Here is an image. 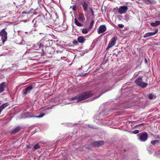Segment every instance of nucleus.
<instances>
[{
  "label": "nucleus",
  "instance_id": "1",
  "mask_svg": "<svg viewBox=\"0 0 160 160\" xmlns=\"http://www.w3.org/2000/svg\"><path fill=\"white\" fill-rule=\"evenodd\" d=\"M93 94L91 91L87 92L74 97L72 98V100H77V102H78L92 96Z\"/></svg>",
  "mask_w": 160,
  "mask_h": 160
},
{
  "label": "nucleus",
  "instance_id": "2",
  "mask_svg": "<svg viewBox=\"0 0 160 160\" xmlns=\"http://www.w3.org/2000/svg\"><path fill=\"white\" fill-rule=\"evenodd\" d=\"M36 114L33 112H26L24 113V116L21 118V119H24L26 118H31L32 117L40 118L43 117L45 114L43 113H41L40 115L38 116L34 115Z\"/></svg>",
  "mask_w": 160,
  "mask_h": 160
},
{
  "label": "nucleus",
  "instance_id": "3",
  "mask_svg": "<svg viewBox=\"0 0 160 160\" xmlns=\"http://www.w3.org/2000/svg\"><path fill=\"white\" fill-rule=\"evenodd\" d=\"M137 136L139 140L141 142H144L147 140L148 135L147 133L143 132L139 133Z\"/></svg>",
  "mask_w": 160,
  "mask_h": 160
},
{
  "label": "nucleus",
  "instance_id": "4",
  "mask_svg": "<svg viewBox=\"0 0 160 160\" xmlns=\"http://www.w3.org/2000/svg\"><path fill=\"white\" fill-rule=\"evenodd\" d=\"M142 77H140L139 78L136 80L135 82L139 87L142 88H144L146 87L148 85V83L144 82L142 81Z\"/></svg>",
  "mask_w": 160,
  "mask_h": 160
},
{
  "label": "nucleus",
  "instance_id": "5",
  "mask_svg": "<svg viewBox=\"0 0 160 160\" xmlns=\"http://www.w3.org/2000/svg\"><path fill=\"white\" fill-rule=\"evenodd\" d=\"M7 33L4 29H2L0 32V36L1 37L3 43H4L7 38Z\"/></svg>",
  "mask_w": 160,
  "mask_h": 160
},
{
  "label": "nucleus",
  "instance_id": "6",
  "mask_svg": "<svg viewBox=\"0 0 160 160\" xmlns=\"http://www.w3.org/2000/svg\"><path fill=\"white\" fill-rule=\"evenodd\" d=\"M117 39V37L116 36L113 37L109 42L108 46L107 48V49H109L115 45Z\"/></svg>",
  "mask_w": 160,
  "mask_h": 160
},
{
  "label": "nucleus",
  "instance_id": "7",
  "mask_svg": "<svg viewBox=\"0 0 160 160\" xmlns=\"http://www.w3.org/2000/svg\"><path fill=\"white\" fill-rule=\"evenodd\" d=\"M44 46V45L42 44L41 42H39L37 43L36 45L35 44L33 45V49L38 50L39 51H41L42 52H43V51L42 48Z\"/></svg>",
  "mask_w": 160,
  "mask_h": 160
},
{
  "label": "nucleus",
  "instance_id": "8",
  "mask_svg": "<svg viewBox=\"0 0 160 160\" xmlns=\"http://www.w3.org/2000/svg\"><path fill=\"white\" fill-rule=\"evenodd\" d=\"M106 30L107 28L105 25H101L98 28V32L99 34L102 33L104 32Z\"/></svg>",
  "mask_w": 160,
  "mask_h": 160
},
{
  "label": "nucleus",
  "instance_id": "9",
  "mask_svg": "<svg viewBox=\"0 0 160 160\" xmlns=\"http://www.w3.org/2000/svg\"><path fill=\"white\" fill-rule=\"evenodd\" d=\"M128 9V8L125 6L120 7L118 9V12L120 14L126 13Z\"/></svg>",
  "mask_w": 160,
  "mask_h": 160
},
{
  "label": "nucleus",
  "instance_id": "10",
  "mask_svg": "<svg viewBox=\"0 0 160 160\" xmlns=\"http://www.w3.org/2000/svg\"><path fill=\"white\" fill-rule=\"evenodd\" d=\"M32 88L33 87L32 86H30L29 87L26 88L25 89L23 90V94L24 95H26L29 93Z\"/></svg>",
  "mask_w": 160,
  "mask_h": 160
},
{
  "label": "nucleus",
  "instance_id": "11",
  "mask_svg": "<svg viewBox=\"0 0 160 160\" xmlns=\"http://www.w3.org/2000/svg\"><path fill=\"white\" fill-rule=\"evenodd\" d=\"M158 30L156 29L154 32L147 33L144 35L143 38H145L154 35L158 32Z\"/></svg>",
  "mask_w": 160,
  "mask_h": 160
},
{
  "label": "nucleus",
  "instance_id": "12",
  "mask_svg": "<svg viewBox=\"0 0 160 160\" xmlns=\"http://www.w3.org/2000/svg\"><path fill=\"white\" fill-rule=\"evenodd\" d=\"M82 5L83 6L84 11L87 12L88 3L86 2H84L82 3Z\"/></svg>",
  "mask_w": 160,
  "mask_h": 160
},
{
  "label": "nucleus",
  "instance_id": "13",
  "mask_svg": "<svg viewBox=\"0 0 160 160\" xmlns=\"http://www.w3.org/2000/svg\"><path fill=\"white\" fill-rule=\"evenodd\" d=\"M78 20L82 22H84L85 20V18L84 17V14L82 12L79 13L78 16Z\"/></svg>",
  "mask_w": 160,
  "mask_h": 160
},
{
  "label": "nucleus",
  "instance_id": "14",
  "mask_svg": "<svg viewBox=\"0 0 160 160\" xmlns=\"http://www.w3.org/2000/svg\"><path fill=\"white\" fill-rule=\"evenodd\" d=\"M5 83L3 82L0 85V93L4 91L5 88Z\"/></svg>",
  "mask_w": 160,
  "mask_h": 160
},
{
  "label": "nucleus",
  "instance_id": "15",
  "mask_svg": "<svg viewBox=\"0 0 160 160\" xmlns=\"http://www.w3.org/2000/svg\"><path fill=\"white\" fill-rule=\"evenodd\" d=\"M104 144V142L102 141H100L96 142H94V145L97 147H99Z\"/></svg>",
  "mask_w": 160,
  "mask_h": 160
},
{
  "label": "nucleus",
  "instance_id": "16",
  "mask_svg": "<svg viewBox=\"0 0 160 160\" xmlns=\"http://www.w3.org/2000/svg\"><path fill=\"white\" fill-rule=\"evenodd\" d=\"M77 40L79 42L82 43L84 42L85 40V39L82 36H80L78 37Z\"/></svg>",
  "mask_w": 160,
  "mask_h": 160
},
{
  "label": "nucleus",
  "instance_id": "17",
  "mask_svg": "<svg viewBox=\"0 0 160 160\" xmlns=\"http://www.w3.org/2000/svg\"><path fill=\"white\" fill-rule=\"evenodd\" d=\"M160 24V21H156L155 22H151V25L153 27H156L158 25Z\"/></svg>",
  "mask_w": 160,
  "mask_h": 160
},
{
  "label": "nucleus",
  "instance_id": "18",
  "mask_svg": "<svg viewBox=\"0 0 160 160\" xmlns=\"http://www.w3.org/2000/svg\"><path fill=\"white\" fill-rule=\"evenodd\" d=\"M9 105L8 102L3 104L0 107V109L2 111L5 108L7 107Z\"/></svg>",
  "mask_w": 160,
  "mask_h": 160
},
{
  "label": "nucleus",
  "instance_id": "19",
  "mask_svg": "<svg viewBox=\"0 0 160 160\" xmlns=\"http://www.w3.org/2000/svg\"><path fill=\"white\" fill-rule=\"evenodd\" d=\"M20 130V128L19 126L17 127L14 130L11 132L12 134H15L18 132Z\"/></svg>",
  "mask_w": 160,
  "mask_h": 160
},
{
  "label": "nucleus",
  "instance_id": "20",
  "mask_svg": "<svg viewBox=\"0 0 160 160\" xmlns=\"http://www.w3.org/2000/svg\"><path fill=\"white\" fill-rule=\"evenodd\" d=\"M75 21V24L79 27H82V24L79 23L77 20V19H75L74 20Z\"/></svg>",
  "mask_w": 160,
  "mask_h": 160
},
{
  "label": "nucleus",
  "instance_id": "21",
  "mask_svg": "<svg viewBox=\"0 0 160 160\" xmlns=\"http://www.w3.org/2000/svg\"><path fill=\"white\" fill-rule=\"evenodd\" d=\"M151 143L154 145H156L159 143V140L152 141H151Z\"/></svg>",
  "mask_w": 160,
  "mask_h": 160
},
{
  "label": "nucleus",
  "instance_id": "22",
  "mask_svg": "<svg viewBox=\"0 0 160 160\" xmlns=\"http://www.w3.org/2000/svg\"><path fill=\"white\" fill-rule=\"evenodd\" d=\"M40 148V147L38 143L36 144L34 146L33 148L34 150H36Z\"/></svg>",
  "mask_w": 160,
  "mask_h": 160
},
{
  "label": "nucleus",
  "instance_id": "23",
  "mask_svg": "<svg viewBox=\"0 0 160 160\" xmlns=\"http://www.w3.org/2000/svg\"><path fill=\"white\" fill-rule=\"evenodd\" d=\"M124 19L127 21H128L129 20V17L128 15H126L124 18Z\"/></svg>",
  "mask_w": 160,
  "mask_h": 160
},
{
  "label": "nucleus",
  "instance_id": "24",
  "mask_svg": "<svg viewBox=\"0 0 160 160\" xmlns=\"http://www.w3.org/2000/svg\"><path fill=\"white\" fill-rule=\"evenodd\" d=\"M94 23V22L93 20H92L90 23V25L89 27V29H91L92 28V26L93 25Z\"/></svg>",
  "mask_w": 160,
  "mask_h": 160
},
{
  "label": "nucleus",
  "instance_id": "25",
  "mask_svg": "<svg viewBox=\"0 0 160 160\" xmlns=\"http://www.w3.org/2000/svg\"><path fill=\"white\" fill-rule=\"evenodd\" d=\"M82 33L84 34H86L88 32L87 29H83L82 31Z\"/></svg>",
  "mask_w": 160,
  "mask_h": 160
},
{
  "label": "nucleus",
  "instance_id": "26",
  "mask_svg": "<svg viewBox=\"0 0 160 160\" xmlns=\"http://www.w3.org/2000/svg\"><path fill=\"white\" fill-rule=\"evenodd\" d=\"M140 72H136L134 75L133 77L134 78H136L137 76H138V75L139 74Z\"/></svg>",
  "mask_w": 160,
  "mask_h": 160
},
{
  "label": "nucleus",
  "instance_id": "27",
  "mask_svg": "<svg viewBox=\"0 0 160 160\" xmlns=\"http://www.w3.org/2000/svg\"><path fill=\"white\" fill-rule=\"evenodd\" d=\"M154 96V95H152V94H150L148 96V98L150 99H152Z\"/></svg>",
  "mask_w": 160,
  "mask_h": 160
},
{
  "label": "nucleus",
  "instance_id": "28",
  "mask_svg": "<svg viewBox=\"0 0 160 160\" xmlns=\"http://www.w3.org/2000/svg\"><path fill=\"white\" fill-rule=\"evenodd\" d=\"M118 26L120 28H122L124 27V25L121 24H118Z\"/></svg>",
  "mask_w": 160,
  "mask_h": 160
},
{
  "label": "nucleus",
  "instance_id": "29",
  "mask_svg": "<svg viewBox=\"0 0 160 160\" xmlns=\"http://www.w3.org/2000/svg\"><path fill=\"white\" fill-rule=\"evenodd\" d=\"M90 10H91V12L92 13V17H93L94 15V11H93V10H92V8H90Z\"/></svg>",
  "mask_w": 160,
  "mask_h": 160
},
{
  "label": "nucleus",
  "instance_id": "30",
  "mask_svg": "<svg viewBox=\"0 0 160 160\" xmlns=\"http://www.w3.org/2000/svg\"><path fill=\"white\" fill-rule=\"evenodd\" d=\"M139 132V131L138 130H135V131H134L133 132V133H134V134H137Z\"/></svg>",
  "mask_w": 160,
  "mask_h": 160
},
{
  "label": "nucleus",
  "instance_id": "31",
  "mask_svg": "<svg viewBox=\"0 0 160 160\" xmlns=\"http://www.w3.org/2000/svg\"><path fill=\"white\" fill-rule=\"evenodd\" d=\"M88 52V50H86L85 51H83L82 53H83V54H84L85 53Z\"/></svg>",
  "mask_w": 160,
  "mask_h": 160
},
{
  "label": "nucleus",
  "instance_id": "32",
  "mask_svg": "<svg viewBox=\"0 0 160 160\" xmlns=\"http://www.w3.org/2000/svg\"><path fill=\"white\" fill-rule=\"evenodd\" d=\"M88 52V50H86L85 51H83L82 53H83V54H84L85 53Z\"/></svg>",
  "mask_w": 160,
  "mask_h": 160
},
{
  "label": "nucleus",
  "instance_id": "33",
  "mask_svg": "<svg viewBox=\"0 0 160 160\" xmlns=\"http://www.w3.org/2000/svg\"><path fill=\"white\" fill-rule=\"evenodd\" d=\"M101 95V94H100L99 96H98V97H94V99H92L90 101H92V100H93L96 99V98H98Z\"/></svg>",
  "mask_w": 160,
  "mask_h": 160
},
{
  "label": "nucleus",
  "instance_id": "34",
  "mask_svg": "<svg viewBox=\"0 0 160 160\" xmlns=\"http://www.w3.org/2000/svg\"><path fill=\"white\" fill-rule=\"evenodd\" d=\"M73 44L75 45L77 44L78 43V42L77 41H73Z\"/></svg>",
  "mask_w": 160,
  "mask_h": 160
},
{
  "label": "nucleus",
  "instance_id": "35",
  "mask_svg": "<svg viewBox=\"0 0 160 160\" xmlns=\"http://www.w3.org/2000/svg\"><path fill=\"white\" fill-rule=\"evenodd\" d=\"M148 1L149 2H151V3L153 1V0H148Z\"/></svg>",
  "mask_w": 160,
  "mask_h": 160
},
{
  "label": "nucleus",
  "instance_id": "36",
  "mask_svg": "<svg viewBox=\"0 0 160 160\" xmlns=\"http://www.w3.org/2000/svg\"><path fill=\"white\" fill-rule=\"evenodd\" d=\"M2 112V111L0 109V114H1Z\"/></svg>",
  "mask_w": 160,
  "mask_h": 160
},
{
  "label": "nucleus",
  "instance_id": "37",
  "mask_svg": "<svg viewBox=\"0 0 160 160\" xmlns=\"http://www.w3.org/2000/svg\"><path fill=\"white\" fill-rule=\"evenodd\" d=\"M157 138H159V139H160V138L159 137V136H158V137H157Z\"/></svg>",
  "mask_w": 160,
  "mask_h": 160
},
{
  "label": "nucleus",
  "instance_id": "38",
  "mask_svg": "<svg viewBox=\"0 0 160 160\" xmlns=\"http://www.w3.org/2000/svg\"><path fill=\"white\" fill-rule=\"evenodd\" d=\"M142 124H139L138 125V126H140V125H141Z\"/></svg>",
  "mask_w": 160,
  "mask_h": 160
},
{
  "label": "nucleus",
  "instance_id": "39",
  "mask_svg": "<svg viewBox=\"0 0 160 160\" xmlns=\"http://www.w3.org/2000/svg\"><path fill=\"white\" fill-rule=\"evenodd\" d=\"M25 33H28V32H25Z\"/></svg>",
  "mask_w": 160,
  "mask_h": 160
},
{
  "label": "nucleus",
  "instance_id": "40",
  "mask_svg": "<svg viewBox=\"0 0 160 160\" xmlns=\"http://www.w3.org/2000/svg\"><path fill=\"white\" fill-rule=\"evenodd\" d=\"M74 7H73V9H75Z\"/></svg>",
  "mask_w": 160,
  "mask_h": 160
},
{
  "label": "nucleus",
  "instance_id": "41",
  "mask_svg": "<svg viewBox=\"0 0 160 160\" xmlns=\"http://www.w3.org/2000/svg\"><path fill=\"white\" fill-rule=\"evenodd\" d=\"M74 7H73V9H75Z\"/></svg>",
  "mask_w": 160,
  "mask_h": 160
}]
</instances>
